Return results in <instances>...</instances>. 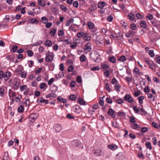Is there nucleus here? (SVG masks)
Returning a JSON list of instances; mask_svg holds the SVG:
<instances>
[{
    "label": "nucleus",
    "instance_id": "obj_1",
    "mask_svg": "<svg viewBox=\"0 0 160 160\" xmlns=\"http://www.w3.org/2000/svg\"><path fill=\"white\" fill-rule=\"evenodd\" d=\"M133 109L136 113H138L139 112H140L139 114L142 115H145L147 113L143 109L142 106L141 105L139 106L138 109L137 108L136 106H134L133 107Z\"/></svg>",
    "mask_w": 160,
    "mask_h": 160
},
{
    "label": "nucleus",
    "instance_id": "obj_2",
    "mask_svg": "<svg viewBox=\"0 0 160 160\" xmlns=\"http://www.w3.org/2000/svg\"><path fill=\"white\" fill-rule=\"evenodd\" d=\"M9 83L12 85L13 88L17 90L18 88L19 84L16 81V79H10L9 81Z\"/></svg>",
    "mask_w": 160,
    "mask_h": 160
},
{
    "label": "nucleus",
    "instance_id": "obj_3",
    "mask_svg": "<svg viewBox=\"0 0 160 160\" xmlns=\"http://www.w3.org/2000/svg\"><path fill=\"white\" fill-rule=\"evenodd\" d=\"M123 99L125 101L129 103H132L133 102V98L129 94H126L124 97Z\"/></svg>",
    "mask_w": 160,
    "mask_h": 160
},
{
    "label": "nucleus",
    "instance_id": "obj_4",
    "mask_svg": "<svg viewBox=\"0 0 160 160\" xmlns=\"http://www.w3.org/2000/svg\"><path fill=\"white\" fill-rule=\"evenodd\" d=\"M38 116V113H32L29 116V119L31 122H33L35 119Z\"/></svg>",
    "mask_w": 160,
    "mask_h": 160
},
{
    "label": "nucleus",
    "instance_id": "obj_5",
    "mask_svg": "<svg viewBox=\"0 0 160 160\" xmlns=\"http://www.w3.org/2000/svg\"><path fill=\"white\" fill-rule=\"evenodd\" d=\"M151 22L154 27L158 28L160 27V22L156 19L151 21Z\"/></svg>",
    "mask_w": 160,
    "mask_h": 160
},
{
    "label": "nucleus",
    "instance_id": "obj_6",
    "mask_svg": "<svg viewBox=\"0 0 160 160\" xmlns=\"http://www.w3.org/2000/svg\"><path fill=\"white\" fill-rule=\"evenodd\" d=\"M92 44L90 42H88L84 46V49L87 52L90 51L91 49Z\"/></svg>",
    "mask_w": 160,
    "mask_h": 160
},
{
    "label": "nucleus",
    "instance_id": "obj_7",
    "mask_svg": "<svg viewBox=\"0 0 160 160\" xmlns=\"http://www.w3.org/2000/svg\"><path fill=\"white\" fill-rule=\"evenodd\" d=\"M109 115L111 116L112 118H115L116 117V112L112 108H110L108 112Z\"/></svg>",
    "mask_w": 160,
    "mask_h": 160
},
{
    "label": "nucleus",
    "instance_id": "obj_8",
    "mask_svg": "<svg viewBox=\"0 0 160 160\" xmlns=\"http://www.w3.org/2000/svg\"><path fill=\"white\" fill-rule=\"evenodd\" d=\"M91 57L95 62H97L99 57V54L98 53L96 52L93 54Z\"/></svg>",
    "mask_w": 160,
    "mask_h": 160
},
{
    "label": "nucleus",
    "instance_id": "obj_9",
    "mask_svg": "<svg viewBox=\"0 0 160 160\" xmlns=\"http://www.w3.org/2000/svg\"><path fill=\"white\" fill-rule=\"evenodd\" d=\"M81 143L80 141L78 140H74L72 142V145L74 147H79Z\"/></svg>",
    "mask_w": 160,
    "mask_h": 160
},
{
    "label": "nucleus",
    "instance_id": "obj_10",
    "mask_svg": "<svg viewBox=\"0 0 160 160\" xmlns=\"http://www.w3.org/2000/svg\"><path fill=\"white\" fill-rule=\"evenodd\" d=\"M23 69V67L21 65H18L15 70V72L18 75H19L22 71Z\"/></svg>",
    "mask_w": 160,
    "mask_h": 160
},
{
    "label": "nucleus",
    "instance_id": "obj_11",
    "mask_svg": "<svg viewBox=\"0 0 160 160\" xmlns=\"http://www.w3.org/2000/svg\"><path fill=\"white\" fill-rule=\"evenodd\" d=\"M83 37V39L84 41H89L91 39V37L89 35V34L87 33H84Z\"/></svg>",
    "mask_w": 160,
    "mask_h": 160
},
{
    "label": "nucleus",
    "instance_id": "obj_12",
    "mask_svg": "<svg viewBox=\"0 0 160 160\" xmlns=\"http://www.w3.org/2000/svg\"><path fill=\"white\" fill-rule=\"evenodd\" d=\"M11 75V73L9 72H6L4 73L3 78L4 80H8L10 78Z\"/></svg>",
    "mask_w": 160,
    "mask_h": 160
},
{
    "label": "nucleus",
    "instance_id": "obj_13",
    "mask_svg": "<svg viewBox=\"0 0 160 160\" xmlns=\"http://www.w3.org/2000/svg\"><path fill=\"white\" fill-rule=\"evenodd\" d=\"M54 128L57 132H59L61 131L62 129V127L59 124L55 125L54 127Z\"/></svg>",
    "mask_w": 160,
    "mask_h": 160
},
{
    "label": "nucleus",
    "instance_id": "obj_14",
    "mask_svg": "<svg viewBox=\"0 0 160 160\" xmlns=\"http://www.w3.org/2000/svg\"><path fill=\"white\" fill-rule=\"evenodd\" d=\"M53 58V55L52 54L48 55L46 56L45 58V60L46 62H51Z\"/></svg>",
    "mask_w": 160,
    "mask_h": 160
},
{
    "label": "nucleus",
    "instance_id": "obj_15",
    "mask_svg": "<svg viewBox=\"0 0 160 160\" xmlns=\"http://www.w3.org/2000/svg\"><path fill=\"white\" fill-rule=\"evenodd\" d=\"M74 111L77 113H80L81 112V109L79 106L78 105L75 106L74 108Z\"/></svg>",
    "mask_w": 160,
    "mask_h": 160
},
{
    "label": "nucleus",
    "instance_id": "obj_16",
    "mask_svg": "<svg viewBox=\"0 0 160 160\" xmlns=\"http://www.w3.org/2000/svg\"><path fill=\"white\" fill-rule=\"evenodd\" d=\"M131 127L132 129L138 130L140 128L139 126L136 123H132L131 125Z\"/></svg>",
    "mask_w": 160,
    "mask_h": 160
},
{
    "label": "nucleus",
    "instance_id": "obj_17",
    "mask_svg": "<svg viewBox=\"0 0 160 160\" xmlns=\"http://www.w3.org/2000/svg\"><path fill=\"white\" fill-rule=\"evenodd\" d=\"M108 148L111 149V150H115L117 148L118 146L114 144H111L108 145Z\"/></svg>",
    "mask_w": 160,
    "mask_h": 160
},
{
    "label": "nucleus",
    "instance_id": "obj_18",
    "mask_svg": "<svg viewBox=\"0 0 160 160\" xmlns=\"http://www.w3.org/2000/svg\"><path fill=\"white\" fill-rule=\"evenodd\" d=\"M87 24L89 29H92L95 27L94 23L91 21L88 22Z\"/></svg>",
    "mask_w": 160,
    "mask_h": 160
},
{
    "label": "nucleus",
    "instance_id": "obj_19",
    "mask_svg": "<svg viewBox=\"0 0 160 160\" xmlns=\"http://www.w3.org/2000/svg\"><path fill=\"white\" fill-rule=\"evenodd\" d=\"M140 26L144 29L147 28V25L146 22L145 21H142L140 23Z\"/></svg>",
    "mask_w": 160,
    "mask_h": 160
},
{
    "label": "nucleus",
    "instance_id": "obj_20",
    "mask_svg": "<svg viewBox=\"0 0 160 160\" xmlns=\"http://www.w3.org/2000/svg\"><path fill=\"white\" fill-rule=\"evenodd\" d=\"M39 20L35 18H33L30 20V23L32 24H37L38 23Z\"/></svg>",
    "mask_w": 160,
    "mask_h": 160
},
{
    "label": "nucleus",
    "instance_id": "obj_21",
    "mask_svg": "<svg viewBox=\"0 0 160 160\" xmlns=\"http://www.w3.org/2000/svg\"><path fill=\"white\" fill-rule=\"evenodd\" d=\"M38 3L39 5L42 7H44L46 5V1L45 0H38Z\"/></svg>",
    "mask_w": 160,
    "mask_h": 160
},
{
    "label": "nucleus",
    "instance_id": "obj_22",
    "mask_svg": "<svg viewBox=\"0 0 160 160\" xmlns=\"http://www.w3.org/2000/svg\"><path fill=\"white\" fill-rule=\"evenodd\" d=\"M134 73H135L136 76H140L141 75V73L140 72L138 68H136L133 70Z\"/></svg>",
    "mask_w": 160,
    "mask_h": 160
},
{
    "label": "nucleus",
    "instance_id": "obj_23",
    "mask_svg": "<svg viewBox=\"0 0 160 160\" xmlns=\"http://www.w3.org/2000/svg\"><path fill=\"white\" fill-rule=\"evenodd\" d=\"M120 88L121 86L118 84H115L114 86L115 90L118 92L120 91Z\"/></svg>",
    "mask_w": 160,
    "mask_h": 160
},
{
    "label": "nucleus",
    "instance_id": "obj_24",
    "mask_svg": "<svg viewBox=\"0 0 160 160\" xmlns=\"http://www.w3.org/2000/svg\"><path fill=\"white\" fill-rule=\"evenodd\" d=\"M74 20L73 18H71L69 19L66 22L65 24L66 26H68L70 25L71 23L73 22Z\"/></svg>",
    "mask_w": 160,
    "mask_h": 160
},
{
    "label": "nucleus",
    "instance_id": "obj_25",
    "mask_svg": "<svg viewBox=\"0 0 160 160\" xmlns=\"http://www.w3.org/2000/svg\"><path fill=\"white\" fill-rule=\"evenodd\" d=\"M9 96L10 98L15 97L16 95V93L15 92L12 91L11 89H9Z\"/></svg>",
    "mask_w": 160,
    "mask_h": 160
},
{
    "label": "nucleus",
    "instance_id": "obj_26",
    "mask_svg": "<svg viewBox=\"0 0 160 160\" xmlns=\"http://www.w3.org/2000/svg\"><path fill=\"white\" fill-rule=\"evenodd\" d=\"M106 5V3L104 2H99L98 4V8H99L102 9Z\"/></svg>",
    "mask_w": 160,
    "mask_h": 160
},
{
    "label": "nucleus",
    "instance_id": "obj_27",
    "mask_svg": "<svg viewBox=\"0 0 160 160\" xmlns=\"http://www.w3.org/2000/svg\"><path fill=\"white\" fill-rule=\"evenodd\" d=\"M148 97L149 99L151 100L152 101H154L155 100V97L154 95L152 93H148L147 94Z\"/></svg>",
    "mask_w": 160,
    "mask_h": 160
},
{
    "label": "nucleus",
    "instance_id": "obj_28",
    "mask_svg": "<svg viewBox=\"0 0 160 160\" xmlns=\"http://www.w3.org/2000/svg\"><path fill=\"white\" fill-rule=\"evenodd\" d=\"M57 95L56 94L54 93H51L47 95L46 97V98H55Z\"/></svg>",
    "mask_w": 160,
    "mask_h": 160
},
{
    "label": "nucleus",
    "instance_id": "obj_29",
    "mask_svg": "<svg viewBox=\"0 0 160 160\" xmlns=\"http://www.w3.org/2000/svg\"><path fill=\"white\" fill-rule=\"evenodd\" d=\"M128 18L131 21L133 20L135 17L134 14L132 13H130L128 15Z\"/></svg>",
    "mask_w": 160,
    "mask_h": 160
},
{
    "label": "nucleus",
    "instance_id": "obj_30",
    "mask_svg": "<svg viewBox=\"0 0 160 160\" xmlns=\"http://www.w3.org/2000/svg\"><path fill=\"white\" fill-rule=\"evenodd\" d=\"M19 74L20 75L22 78H25L27 77V72L26 71H23L22 72Z\"/></svg>",
    "mask_w": 160,
    "mask_h": 160
},
{
    "label": "nucleus",
    "instance_id": "obj_31",
    "mask_svg": "<svg viewBox=\"0 0 160 160\" xmlns=\"http://www.w3.org/2000/svg\"><path fill=\"white\" fill-rule=\"evenodd\" d=\"M78 102L81 105H85L86 102L83 100V99L81 98H79L78 99Z\"/></svg>",
    "mask_w": 160,
    "mask_h": 160
},
{
    "label": "nucleus",
    "instance_id": "obj_32",
    "mask_svg": "<svg viewBox=\"0 0 160 160\" xmlns=\"http://www.w3.org/2000/svg\"><path fill=\"white\" fill-rule=\"evenodd\" d=\"M41 21L42 23L45 24L48 22V19L45 17H42L41 18Z\"/></svg>",
    "mask_w": 160,
    "mask_h": 160
},
{
    "label": "nucleus",
    "instance_id": "obj_33",
    "mask_svg": "<svg viewBox=\"0 0 160 160\" xmlns=\"http://www.w3.org/2000/svg\"><path fill=\"white\" fill-rule=\"evenodd\" d=\"M116 156L117 157L119 156L118 160H123V159L124 158V156L121 153H119L117 154Z\"/></svg>",
    "mask_w": 160,
    "mask_h": 160
},
{
    "label": "nucleus",
    "instance_id": "obj_34",
    "mask_svg": "<svg viewBox=\"0 0 160 160\" xmlns=\"http://www.w3.org/2000/svg\"><path fill=\"white\" fill-rule=\"evenodd\" d=\"M101 68L103 69L104 71H106L108 68V66L106 64H101Z\"/></svg>",
    "mask_w": 160,
    "mask_h": 160
},
{
    "label": "nucleus",
    "instance_id": "obj_35",
    "mask_svg": "<svg viewBox=\"0 0 160 160\" xmlns=\"http://www.w3.org/2000/svg\"><path fill=\"white\" fill-rule=\"evenodd\" d=\"M80 61L82 62H83L86 61V58L84 55L82 54L80 57Z\"/></svg>",
    "mask_w": 160,
    "mask_h": 160
},
{
    "label": "nucleus",
    "instance_id": "obj_36",
    "mask_svg": "<svg viewBox=\"0 0 160 160\" xmlns=\"http://www.w3.org/2000/svg\"><path fill=\"white\" fill-rule=\"evenodd\" d=\"M148 54L151 57L153 58L155 56V54L153 50H149L148 51Z\"/></svg>",
    "mask_w": 160,
    "mask_h": 160
},
{
    "label": "nucleus",
    "instance_id": "obj_37",
    "mask_svg": "<svg viewBox=\"0 0 160 160\" xmlns=\"http://www.w3.org/2000/svg\"><path fill=\"white\" fill-rule=\"evenodd\" d=\"M45 45L46 46L50 47L52 44V42L49 40H47L45 42Z\"/></svg>",
    "mask_w": 160,
    "mask_h": 160
},
{
    "label": "nucleus",
    "instance_id": "obj_38",
    "mask_svg": "<svg viewBox=\"0 0 160 160\" xmlns=\"http://www.w3.org/2000/svg\"><path fill=\"white\" fill-rule=\"evenodd\" d=\"M118 60L120 62H124L126 60V58L124 56L122 55L118 58Z\"/></svg>",
    "mask_w": 160,
    "mask_h": 160
},
{
    "label": "nucleus",
    "instance_id": "obj_39",
    "mask_svg": "<svg viewBox=\"0 0 160 160\" xmlns=\"http://www.w3.org/2000/svg\"><path fill=\"white\" fill-rule=\"evenodd\" d=\"M84 33L83 32H80L77 33V36L79 38H81L83 37Z\"/></svg>",
    "mask_w": 160,
    "mask_h": 160
},
{
    "label": "nucleus",
    "instance_id": "obj_40",
    "mask_svg": "<svg viewBox=\"0 0 160 160\" xmlns=\"http://www.w3.org/2000/svg\"><path fill=\"white\" fill-rule=\"evenodd\" d=\"M2 159H7L8 160H10L8 157V152H4V156Z\"/></svg>",
    "mask_w": 160,
    "mask_h": 160
},
{
    "label": "nucleus",
    "instance_id": "obj_41",
    "mask_svg": "<svg viewBox=\"0 0 160 160\" xmlns=\"http://www.w3.org/2000/svg\"><path fill=\"white\" fill-rule=\"evenodd\" d=\"M109 61L112 63H115L116 62V59L113 56H112L109 58Z\"/></svg>",
    "mask_w": 160,
    "mask_h": 160
},
{
    "label": "nucleus",
    "instance_id": "obj_42",
    "mask_svg": "<svg viewBox=\"0 0 160 160\" xmlns=\"http://www.w3.org/2000/svg\"><path fill=\"white\" fill-rule=\"evenodd\" d=\"M56 30L55 29H52L49 32V33L51 34V36H54L56 34Z\"/></svg>",
    "mask_w": 160,
    "mask_h": 160
},
{
    "label": "nucleus",
    "instance_id": "obj_43",
    "mask_svg": "<svg viewBox=\"0 0 160 160\" xmlns=\"http://www.w3.org/2000/svg\"><path fill=\"white\" fill-rule=\"evenodd\" d=\"M145 145L146 147H147V149L151 150L152 149V146L151 143L148 142H147L145 143Z\"/></svg>",
    "mask_w": 160,
    "mask_h": 160
},
{
    "label": "nucleus",
    "instance_id": "obj_44",
    "mask_svg": "<svg viewBox=\"0 0 160 160\" xmlns=\"http://www.w3.org/2000/svg\"><path fill=\"white\" fill-rule=\"evenodd\" d=\"M5 89L4 87H1L0 88V96H2L4 94Z\"/></svg>",
    "mask_w": 160,
    "mask_h": 160
},
{
    "label": "nucleus",
    "instance_id": "obj_45",
    "mask_svg": "<svg viewBox=\"0 0 160 160\" xmlns=\"http://www.w3.org/2000/svg\"><path fill=\"white\" fill-rule=\"evenodd\" d=\"M144 97L143 96H140L138 98L139 100V102L140 104L143 103V100L144 99Z\"/></svg>",
    "mask_w": 160,
    "mask_h": 160
},
{
    "label": "nucleus",
    "instance_id": "obj_46",
    "mask_svg": "<svg viewBox=\"0 0 160 160\" xmlns=\"http://www.w3.org/2000/svg\"><path fill=\"white\" fill-rule=\"evenodd\" d=\"M74 25H77L76 24H72L69 27V30L70 31H72L74 32H75L76 30L75 28Z\"/></svg>",
    "mask_w": 160,
    "mask_h": 160
},
{
    "label": "nucleus",
    "instance_id": "obj_47",
    "mask_svg": "<svg viewBox=\"0 0 160 160\" xmlns=\"http://www.w3.org/2000/svg\"><path fill=\"white\" fill-rule=\"evenodd\" d=\"M27 88V86L26 85H21L20 87V90L22 91L26 90Z\"/></svg>",
    "mask_w": 160,
    "mask_h": 160
},
{
    "label": "nucleus",
    "instance_id": "obj_48",
    "mask_svg": "<svg viewBox=\"0 0 160 160\" xmlns=\"http://www.w3.org/2000/svg\"><path fill=\"white\" fill-rule=\"evenodd\" d=\"M76 85V82L75 81H72L70 83V86L72 88H74Z\"/></svg>",
    "mask_w": 160,
    "mask_h": 160
},
{
    "label": "nucleus",
    "instance_id": "obj_49",
    "mask_svg": "<svg viewBox=\"0 0 160 160\" xmlns=\"http://www.w3.org/2000/svg\"><path fill=\"white\" fill-rule=\"evenodd\" d=\"M105 88L108 92H110L111 91V89L110 88L109 85L108 83H107L106 84Z\"/></svg>",
    "mask_w": 160,
    "mask_h": 160
},
{
    "label": "nucleus",
    "instance_id": "obj_50",
    "mask_svg": "<svg viewBox=\"0 0 160 160\" xmlns=\"http://www.w3.org/2000/svg\"><path fill=\"white\" fill-rule=\"evenodd\" d=\"M42 43V41L40 40L38 41L37 42L34 43L33 44V46H37L38 45H41Z\"/></svg>",
    "mask_w": 160,
    "mask_h": 160
},
{
    "label": "nucleus",
    "instance_id": "obj_51",
    "mask_svg": "<svg viewBox=\"0 0 160 160\" xmlns=\"http://www.w3.org/2000/svg\"><path fill=\"white\" fill-rule=\"evenodd\" d=\"M47 87V86L46 84L44 83H42L40 86V88L41 89H46Z\"/></svg>",
    "mask_w": 160,
    "mask_h": 160
},
{
    "label": "nucleus",
    "instance_id": "obj_52",
    "mask_svg": "<svg viewBox=\"0 0 160 160\" xmlns=\"http://www.w3.org/2000/svg\"><path fill=\"white\" fill-rule=\"evenodd\" d=\"M101 151H94V154L96 156H99L101 154Z\"/></svg>",
    "mask_w": 160,
    "mask_h": 160
},
{
    "label": "nucleus",
    "instance_id": "obj_53",
    "mask_svg": "<svg viewBox=\"0 0 160 160\" xmlns=\"http://www.w3.org/2000/svg\"><path fill=\"white\" fill-rule=\"evenodd\" d=\"M18 111L19 112H22L24 111V108L22 106H20L18 108Z\"/></svg>",
    "mask_w": 160,
    "mask_h": 160
},
{
    "label": "nucleus",
    "instance_id": "obj_54",
    "mask_svg": "<svg viewBox=\"0 0 160 160\" xmlns=\"http://www.w3.org/2000/svg\"><path fill=\"white\" fill-rule=\"evenodd\" d=\"M69 98L70 100L74 101L76 99V97L75 95L72 94L69 96Z\"/></svg>",
    "mask_w": 160,
    "mask_h": 160
},
{
    "label": "nucleus",
    "instance_id": "obj_55",
    "mask_svg": "<svg viewBox=\"0 0 160 160\" xmlns=\"http://www.w3.org/2000/svg\"><path fill=\"white\" fill-rule=\"evenodd\" d=\"M112 126L116 128H118L119 127L118 124L116 122H112Z\"/></svg>",
    "mask_w": 160,
    "mask_h": 160
},
{
    "label": "nucleus",
    "instance_id": "obj_56",
    "mask_svg": "<svg viewBox=\"0 0 160 160\" xmlns=\"http://www.w3.org/2000/svg\"><path fill=\"white\" fill-rule=\"evenodd\" d=\"M148 130V128L147 127H143L141 129V132L142 133H145Z\"/></svg>",
    "mask_w": 160,
    "mask_h": 160
},
{
    "label": "nucleus",
    "instance_id": "obj_57",
    "mask_svg": "<svg viewBox=\"0 0 160 160\" xmlns=\"http://www.w3.org/2000/svg\"><path fill=\"white\" fill-rule=\"evenodd\" d=\"M27 52V54L29 57H32L34 53L31 50H28Z\"/></svg>",
    "mask_w": 160,
    "mask_h": 160
},
{
    "label": "nucleus",
    "instance_id": "obj_58",
    "mask_svg": "<svg viewBox=\"0 0 160 160\" xmlns=\"http://www.w3.org/2000/svg\"><path fill=\"white\" fill-rule=\"evenodd\" d=\"M64 32L62 30H59L58 31V35L59 36H62L64 34Z\"/></svg>",
    "mask_w": 160,
    "mask_h": 160
},
{
    "label": "nucleus",
    "instance_id": "obj_59",
    "mask_svg": "<svg viewBox=\"0 0 160 160\" xmlns=\"http://www.w3.org/2000/svg\"><path fill=\"white\" fill-rule=\"evenodd\" d=\"M106 102L108 103L111 104L112 102V100L109 97H107L106 100Z\"/></svg>",
    "mask_w": 160,
    "mask_h": 160
},
{
    "label": "nucleus",
    "instance_id": "obj_60",
    "mask_svg": "<svg viewBox=\"0 0 160 160\" xmlns=\"http://www.w3.org/2000/svg\"><path fill=\"white\" fill-rule=\"evenodd\" d=\"M45 27L47 28H49L52 25V23L51 22H47L45 23Z\"/></svg>",
    "mask_w": 160,
    "mask_h": 160
},
{
    "label": "nucleus",
    "instance_id": "obj_61",
    "mask_svg": "<svg viewBox=\"0 0 160 160\" xmlns=\"http://www.w3.org/2000/svg\"><path fill=\"white\" fill-rule=\"evenodd\" d=\"M152 142L153 144L154 145H156L157 144V140L156 138L155 137H153L152 138Z\"/></svg>",
    "mask_w": 160,
    "mask_h": 160
},
{
    "label": "nucleus",
    "instance_id": "obj_62",
    "mask_svg": "<svg viewBox=\"0 0 160 160\" xmlns=\"http://www.w3.org/2000/svg\"><path fill=\"white\" fill-rule=\"evenodd\" d=\"M136 17L138 19H142L143 18V16L141 15L140 13H138L136 14Z\"/></svg>",
    "mask_w": 160,
    "mask_h": 160
},
{
    "label": "nucleus",
    "instance_id": "obj_63",
    "mask_svg": "<svg viewBox=\"0 0 160 160\" xmlns=\"http://www.w3.org/2000/svg\"><path fill=\"white\" fill-rule=\"evenodd\" d=\"M29 99L28 98H27L24 102L23 104H25L26 106H28L29 104Z\"/></svg>",
    "mask_w": 160,
    "mask_h": 160
},
{
    "label": "nucleus",
    "instance_id": "obj_64",
    "mask_svg": "<svg viewBox=\"0 0 160 160\" xmlns=\"http://www.w3.org/2000/svg\"><path fill=\"white\" fill-rule=\"evenodd\" d=\"M100 69V67H94L91 68V70L92 71L95 70H98Z\"/></svg>",
    "mask_w": 160,
    "mask_h": 160
}]
</instances>
